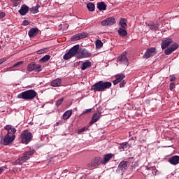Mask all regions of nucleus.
I'll return each instance as SVG.
<instances>
[{"label":"nucleus","mask_w":179,"mask_h":179,"mask_svg":"<svg viewBox=\"0 0 179 179\" xmlns=\"http://www.w3.org/2000/svg\"><path fill=\"white\" fill-rule=\"evenodd\" d=\"M79 45H76L73 48H71L67 53H66L63 58L66 61L67 59H71L72 57H75L76 55L77 58H89V57L92 56V53H90L87 50L83 49L79 50Z\"/></svg>","instance_id":"obj_1"},{"label":"nucleus","mask_w":179,"mask_h":179,"mask_svg":"<svg viewBox=\"0 0 179 179\" xmlns=\"http://www.w3.org/2000/svg\"><path fill=\"white\" fill-rule=\"evenodd\" d=\"M111 86H112L111 82L99 81L91 87V90L93 92H104V90H107V89H110Z\"/></svg>","instance_id":"obj_2"},{"label":"nucleus","mask_w":179,"mask_h":179,"mask_svg":"<svg viewBox=\"0 0 179 179\" xmlns=\"http://www.w3.org/2000/svg\"><path fill=\"white\" fill-rule=\"evenodd\" d=\"M37 96V92L34 90H29L20 93L17 95V99H22L23 100H33Z\"/></svg>","instance_id":"obj_3"},{"label":"nucleus","mask_w":179,"mask_h":179,"mask_svg":"<svg viewBox=\"0 0 179 179\" xmlns=\"http://www.w3.org/2000/svg\"><path fill=\"white\" fill-rule=\"evenodd\" d=\"M34 155V150H30L29 151H27L24 153L23 157H20L18 159L15 161V164L22 165L25 162H27L29 159H30V156H33Z\"/></svg>","instance_id":"obj_4"},{"label":"nucleus","mask_w":179,"mask_h":179,"mask_svg":"<svg viewBox=\"0 0 179 179\" xmlns=\"http://www.w3.org/2000/svg\"><path fill=\"white\" fill-rule=\"evenodd\" d=\"M22 143L24 145H27L33 139V134L27 130L22 131L20 136Z\"/></svg>","instance_id":"obj_5"},{"label":"nucleus","mask_w":179,"mask_h":179,"mask_svg":"<svg viewBox=\"0 0 179 179\" xmlns=\"http://www.w3.org/2000/svg\"><path fill=\"white\" fill-rule=\"evenodd\" d=\"M128 169V165L127 164V162L123 161L121 162L116 170V173H117V174H121V176H122L125 171H127V170Z\"/></svg>","instance_id":"obj_6"},{"label":"nucleus","mask_w":179,"mask_h":179,"mask_svg":"<svg viewBox=\"0 0 179 179\" xmlns=\"http://www.w3.org/2000/svg\"><path fill=\"white\" fill-rule=\"evenodd\" d=\"M41 72V65L40 64H29L27 66V71L28 72Z\"/></svg>","instance_id":"obj_7"},{"label":"nucleus","mask_w":179,"mask_h":179,"mask_svg":"<svg viewBox=\"0 0 179 179\" xmlns=\"http://www.w3.org/2000/svg\"><path fill=\"white\" fill-rule=\"evenodd\" d=\"M156 55V48H148L145 53L143 55L144 58H150V57H153Z\"/></svg>","instance_id":"obj_8"},{"label":"nucleus","mask_w":179,"mask_h":179,"mask_svg":"<svg viewBox=\"0 0 179 179\" xmlns=\"http://www.w3.org/2000/svg\"><path fill=\"white\" fill-rule=\"evenodd\" d=\"M101 26H113L115 24V19L113 17L107 18L101 22Z\"/></svg>","instance_id":"obj_9"},{"label":"nucleus","mask_w":179,"mask_h":179,"mask_svg":"<svg viewBox=\"0 0 179 179\" xmlns=\"http://www.w3.org/2000/svg\"><path fill=\"white\" fill-rule=\"evenodd\" d=\"M177 48H178V43H175L172 44L169 48L166 49L164 50V52H165L166 55H170V54H172L173 52H174V51H176V50H177Z\"/></svg>","instance_id":"obj_10"},{"label":"nucleus","mask_w":179,"mask_h":179,"mask_svg":"<svg viewBox=\"0 0 179 179\" xmlns=\"http://www.w3.org/2000/svg\"><path fill=\"white\" fill-rule=\"evenodd\" d=\"M15 138H16V136L15 135L10 136L9 134H6L3 138L4 145H10V143L15 141Z\"/></svg>","instance_id":"obj_11"},{"label":"nucleus","mask_w":179,"mask_h":179,"mask_svg":"<svg viewBox=\"0 0 179 179\" xmlns=\"http://www.w3.org/2000/svg\"><path fill=\"white\" fill-rule=\"evenodd\" d=\"M89 36V34L86 32L77 34L71 37V40L76 41L78 40H81V38H86Z\"/></svg>","instance_id":"obj_12"},{"label":"nucleus","mask_w":179,"mask_h":179,"mask_svg":"<svg viewBox=\"0 0 179 179\" xmlns=\"http://www.w3.org/2000/svg\"><path fill=\"white\" fill-rule=\"evenodd\" d=\"M117 62H121V64L128 65V58H127L126 52H124L123 54L117 58Z\"/></svg>","instance_id":"obj_13"},{"label":"nucleus","mask_w":179,"mask_h":179,"mask_svg":"<svg viewBox=\"0 0 179 179\" xmlns=\"http://www.w3.org/2000/svg\"><path fill=\"white\" fill-rule=\"evenodd\" d=\"M171 43H173L172 38H166L162 41V42L161 43V47H162V50H166V48H167V47H169V45H170V44H171Z\"/></svg>","instance_id":"obj_14"},{"label":"nucleus","mask_w":179,"mask_h":179,"mask_svg":"<svg viewBox=\"0 0 179 179\" xmlns=\"http://www.w3.org/2000/svg\"><path fill=\"white\" fill-rule=\"evenodd\" d=\"M99 164H103V159L100 157H96L92 160L91 167H96V166H99Z\"/></svg>","instance_id":"obj_15"},{"label":"nucleus","mask_w":179,"mask_h":179,"mask_svg":"<svg viewBox=\"0 0 179 179\" xmlns=\"http://www.w3.org/2000/svg\"><path fill=\"white\" fill-rule=\"evenodd\" d=\"M101 117V113H94L92 116V120L90 122V124L93 125V124L97 122L100 120Z\"/></svg>","instance_id":"obj_16"},{"label":"nucleus","mask_w":179,"mask_h":179,"mask_svg":"<svg viewBox=\"0 0 179 179\" xmlns=\"http://www.w3.org/2000/svg\"><path fill=\"white\" fill-rule=\"evenodd\" d=\"M169 162L171 164H173V166H177L179 163V156L175 155L173 157H171L169 159Z\"/></svg>","instance_id":"obj_17"},{"label":"nucleus","mask_w":179,"mask_h":179,"mask_svg":"<svg viewBox=\"0 0 179 179\" xmlns=\"http://www.w3.org/2000/svg\"><path fill=\"white\" fill-rule=\"evenodd\" d=\"M114 156V155L109 153V154H106L103 156V159H102V164H107V163H108V162H110V160H111V159H113V157Z\"/></svg>","instance_id":"obj_18"},{"label":"nucleus","mask_w":179,"mask_h":179,"mask_svg":"<svg viewBox=\"0 0 179 179\" xmlns=\"http://www.w3.org/2000/svg\"><path fill=\"white\" fill-rule=\"evenodd\" d=\"M29 12V6L26 5H22L21 8L19 10V13L21 14L22 16H24Z\"/></svg>","instance_id":"obj_19"},{"label":"nucleus","mask_w":179,"mask_h":179,"mask_svg":"<svg viewBox=\"0 0 179 179\" xmlns=\"http://www.w3.org/2000/svg\"><path fill=\"white\" fill-rule=\"evenodd\" d=\"M91 66H92V62L87 60L81 64V70L86 71L87 68H90Z\"/></svg>","instance_id":"obj_20"},{"label":"nucleus","mask_w":179,"mask_h":179,"mask_svg":"<svg viewBox=\"0 0 179 179\" xmlns=\"http://www.w3.org/2000/svg\"><path fill=\"white\" fill-rule=\"evenodd\" d=\"M124 78H125V75L124 74L117 75L115 76V80L113 82V85H118V83H120V82H121Z\"/></svg>","instance_id":"obj_21"},{"label":"nucleus","mask_w":179,"mask_h":179,"mask_svg":"<svg viewBox=\"0 0 179 179\" xmlns=\"http://www.w3.org/2000/svg\"><path fill=\"white\" fill-rule=\"evenodd\" d=\"M131 148V145L127 142L122 143L118 146V149L120 150H125L127 149H129Z\"/></svg>","instance_id":"obj_22"},{"label":"nucleus","mask_w":179,"mask_h":179,"mask_svg":"<svg viewBox=\"0 0 179 179\" xmlns=\"http://www.w3.org/2000/svg\"><path fill=\"white\" fill-rule=\"evenodd\" d=\"M38 34V29L37 28H32L28 32V35L29 37H35Z\"/></svg>","instance_id":"obj_23"},{"label":"nucleus","mask_w":179,"mask_h":179,"mask_svg":"<svg viewBox=\"0 0 179 179\" xmlns=\"http://www.w3.org/2000/svg\"><path fill=\"white\" fill-rule=\"evenodd\" d=\"M96 6L99 10H106L107 9V5L103 1L97 3Z\"/></svg>","instance_id":"obj_24"},{"label":"nucleus","mask_w":179,"mask_h":179,"mask_svg":"<svg viewBox=\"0 0 179 179\" xmlns=\"http://www.w3.org/2000/svg\"><path fill=\"white\" fill-rule=\"evenodd\" d=\"M61 82H62L61 78H57L55 80L52 81L51 85L53 87H58V86L61 85Z\"/></svg>","instance_id":"obj_25"},{"label":"nucleus","mask_w":179,"mask_h":179,"mask_svg":"<svg viewBox=\"0 0 179 179\" xmlns=\"http://www.w3.org/2000/svg\"><path fill=\"white\" fill-rule=\"evenodd\" d=\"M71 115H72V110H69L67 111H66L64 114H63V120H69V118H71Z\"/></svg>","instance_id":"obj_26"},{"label":"nucleus","mask_w":179,"mask_h":179,"mask_svg":"<svg viewBox=\"0 0 179 179\" xmlns=\"http://www.w3.org/2000/svg\"><path fill=\"white\" fill-rule=\"evenodd\" d=\"M148 27H149L150 30H157V29H159V24L151 22L148 25Z\"/></svg>","instance_id":"obj_27"},{"label":"nucleus","mask_w":179,"mask_h":179,"mask_svg":"<svg viewBox=\"0 0 179 179\" xmlns=\"http://www.w3.org/2000/svg\"><path fill=\"white\" fill-rule=\"evenodd\" d=\"M146 172L150 174V176H156V168L150 167L146 169Z\"/></svg>","instance_id":"obj_28"},{"label":"nucleus","mask_w":179,"mask_h":179,"mask_svg":"<svg viewBox=\"0 0 179 179\" xmlns=\"http://www.w3.org/2000/svg\"><path fill=\"white\" fill-rule=\"evenodd\" d=\"M117 33L122 37H125V36H127V34H128V32L124 28H119Z\"/></svg>","instance_id":"obj_29"},{"label":"nucleus","mask_w":179,"mask_h":179,"mask_svg":"<svg viewBox=\"0 0 179 179\" xmlns=\"http://www.w3.org/2000/svg\"><path fill=\"white\" fill-rule=\"evenodd\" d=\"M39 8H40V6H38V4H37L36 6L30 8V12L34 14L38 13Z\"/></svg>","instance_id":"obj_30"},{"label":"nucleus","mask_w":179,"mask_h":179,"mask_svg":"<svg viewBox=\"0 0 179 179\" xmlns=\"http://www.w3.org/2000/svg\"><path fill=\"white\" fill-rule=\"evenodd\" d=\"M96 48L100 49L103 47V42L99 39L96 40L95 42Z\"/></svg>","instance_id":"obj_31"},{"label":"nucleus","mask_w":179,"mask_h":179,"mask_svg":"<svg viewBox=\"0 0 179 179\" xmlns=\"http://www.w3.org/2000/svg\"><path fill=\"white\" fill-rule=\"evenodd\" d=\"M87 8H88V10H89L90 12H94V4L92 3H89L87 5Z\"/></svg>","instance_id":"obj_32"},{"label":"nucleus","mask_w":179,"mask_h":179,"mask_svg":"<svg viewBox=\"0 0 179 179\" xmlns=\"http://www.w3.org/2000/svg\"><path fill=\"white\" fill-rule=\"evenodd\" d=\"M50 55H45L43 57H42L40 60H39V62H47V61H50Z\"/></svg>","instance_id":"obj_33"},{"label":"nucleus","mask_w":179,"mask_h":179,"mask_svg":"<svg viewBox=\"0 0 179 179\" xmlns=\"http://www.w3.org/2000/svg\"><path fill=\"white\" fill-rule=\"evenodd\" d=\"M120 24L121 27H122L123 29H125V27H127V22H125V19L122 18L120 22Z\"/></svg>","instance_id":"obj_34"},{"label":"nucleus","mask_w":179,"mask_h":179,"mask_svg":"<svg viewBox=\"0 0 179 179\" xmlns=\"http://www.w3.org/2000/svg\"><path fill=\"white\" fill-rule=\"evenodd\" d=\"M13 126L10 124H7L4 127V129L7 131L8 132L10 131L11 129H13Z\"/></svg>","instance_id":"obj_35"},{"label":"nucleus","mask_w":179,"mask_h":179,"mask_svg":"<svg viewBox=\"0 0 179 179\" xmlns=\"http://www.w3.org/2000/svg\"><path fill=\"white\" fill-rule=\"evenodd\" d=\"M16 134V129L13 128L11 130H10L8 132H7L8 135H15Z\"/></svg>","instance_id":"obj_36"},{"label":"nucleus","mask_w":179,"mask_h":179,"mask_svg":"<svg viewBox=\"0 0 179 179\" xmlns=\"http://www.w3.org/2000/svg\"><path fill=\"white\" fill-rule=\"evenodd\" d=\"M62 101H64V98H62V99L57 100V101H56V103H55V105L57 106V107H59V105H60V104H62Z\"/></svg>","instance_id":"obj_37"},{"label":"nucleus","mask_w":179,"mask_h":179,"mask_svg":"<svg viewBox=\"0 0 179 179\" xmlns=\"http://www.w3.org/2000/svg\"><path fill=\"white\" fill-rule=\"evenodd\" d=\"M47 51V49H41L40 50L37 51V54L41 55V54H44Z\"/></svg>","instance_id":"obj_38"},{"label":"nucleus","mask_w":179,"mask_h":179,"mask_svg":"<svg viewBox=\"0 0 179 179\" xmlns=\"http://www.w3.org/2000/svg\"><path fill=\"white\" fill-rule=\"evenodd\" d=\"M89 113H92V109H86L85 110H84L82 113V115H83V114H89Z\"/></svg>","instance_id":"obj_39"},{"label":"nucleus","mask_w":179,"mask_h":179,"mask_svg":"<svg viewBox=\"0 0 179 179\" xmlns=\"http://www.w3.org/2000/svg\"><path fill=\"white\" fill-rule=\"evenodd\" d=\"M87 129V128L83 127L78 130V134H82V132H85Z\"/></svg>","instance_id":"obj_40"},{"label":"nucleus","mask_w":179,"mask_h":179,"mask_svg":"<svg viewBox=\"0 0 179 179\" xmlns=\"http://www.w3.org/2000/svg\"><path fill=\"white\" fill-rule=\"evenodd\" d=\"M23 64V62H19L17 64H14L13 66V68H16V66H19V65H22Z\"/></svg>","instance_id":"obj_41"},{"label":"nucleus","mask_w":179,"mask_h":179,"mask_svg":"<svg viewBox=\"0 0 179 179\" xmlns=\"http://www.w3.org/2000/svg\"><path fill=\"white\" fill-rule=\"evenodd\" d=\"M169 87H170V90H171L172 89H174V87H176V85L174 84V83H171Z\"/></svg>","instance_id":"obj_42"},{"label":"nucleus","mask_w":179,"mask_h":179,"mask_svg":"<svg viewBox=\"0 0 179 179\" xmlns=\"http://www.w3.org/2000/svg\"><path fill=\"white\" fill-rule=\"evenodd\" d=\"M22 26H29V21L27 20H24L22 22Z\"/></svg>","instance_id":"obj_43"},{"label":"nucleus","mask_w":179,"mask_h":179,"mask_svg":"<svg viewBox=\"0 0 179 179\" xmlns=\"http://www.w3.org/2000/svg\"><path fill=\"white\" fill-rule=\"evenodd\" d=\"M6 16L5 13L0 12V19H3V17Z\"/></svg>","instance_id":"obj_44"},{"label":"nucleus","mask_w":179,"mask_h":179,"mask_svg":"<svg viewBox=\"0 0 179 179\" xmlns=\"http://www.w3.org/2000/svg\"><path fill=\"white\" fill-rule=\"evenodd\" d=\"M6 61V57H3L2 59H0V65L1 64H3Z\"/></svg>","instance_id":"obj_45"},{"label":"nucleus","mask_w":179,"mask_h":179,"mask_svg":"<svg viewBox=\"0 0 179 179\" xmlns=\"http://www.w3.org/2000/svg\"><path fill=\"white\" fill-rule=\"evenodd\" d=\"M174 80H176V77L171 76V77L170 78V82H174Z\"/></svg>","instance_id":"obj_46"},{"label":"nucleus","mask_w":179,"mask_h":179,"mask_svg":"<svg viewBox=\"0 0 179 179\" xmlns=\"http://www.w3.org/2000/svg\"><path fill=\"white\" fill-rule=\"evenodd\" d=\"M120 87H124V86H125V83L124 81L120 83Z\"/></svg>","instance_id":"obj_47"},{"label":"nucleus","mask_w":179,"mask_h":179,"mask_svg":"<svg viewBox=\"0 0 179 179\" xmlns=\"http://www.w3.org/2000/svg\"><path fill=\"white\" fill-rule=\"evenodd\" d=\"M136 166H137V164H134V166H131L132 170H134V169H135V167H136Z\"/></svg>","instance_id":"obj_48"},{"label":"nucleus","mask_w":179,"mask_h":179,"mask_svg":"<svg viewBox=\"0 0 179 179\" xmlns=\"http://www.w3.org/2000/svg\"><path fill=\"white\" fill-rule=\"evenodd\" d=\"M2 171H3V168H0V174L2 173Z\"/></svg>","instance_id":"obj_49"},{"label":"nucleus","mask_w":179,"mask_h":179,"mask_svg":"<svg viewBox=\"0 0 179 179\" xmlns=\"http://www.w3.org/2000/svg\"><path fill=\"white\" fill-rule=\"evenodd\" d=\"M69 25H68V24H65V27H69Z\"/></svg>","instance_id":"obj_50"},{"label":"nucleus","mask_w":179,"mask_h":179,"mask_svg":"<svg viewBox=\"0 0 179 179\" xmlns=\"http://www.w3.org/2000/svg\"><path fill=\"white\" fill-rule=\"evenodd\" d=\"M61 26H62V25H59V30H61V29H62V28H61Z\"/></svg>","instance_id":"obj_51"},{"label":"nucleus","mask_w":179,"mask_h":179,"mask_svg":"<svg viewBox=\"0 0 179 179\" xmlns=\"http://www.w3.org/2000/svg\"><path fill=\"white\" fill-rule=\"evenodd\" d=\"M17 1H20V0H17Z\"/></svg>","instance_id":"obj_52"}]
</instances>
